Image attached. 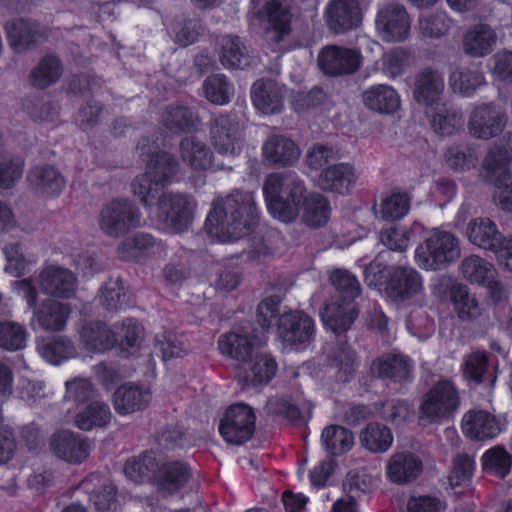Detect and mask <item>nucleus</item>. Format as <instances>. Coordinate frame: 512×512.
Returning a JSON list of instances; mask_svg holds the SVG:
<instances>
[{
	"instance_id": "nucleus-9",
	"label": "nucleus",
	"mask_w": 512,
	"mask_h": 512,
	"mask_svg": "<svg viewBox=\"0 0 512 512\" xmlns=\"http://www.w3.org/2000/svg\"><path fill=\"white\" fill-rule=\"evenodd\" d=\"M255 422L256 415L249 405L234 404L220 420L219 432L227 443L241 445L252 438Z\"/></svg>"
},
{
	"instance_id": "nucleus-44",
	"label": "nucleus",
	"mask_w": 512,
	"mask_h": 512,
	"mask_svg": "<svg viewBox=\"0 0 512 512\" xmlns=\"http://www.w3.org/2000/svg\"><path fill=\"white\" fill-rule=\"evenodd\" d=\"M391 430L380 423H369L360 433L361 445L371 453H385L393 444Z\"/></svg>"
},
{
	"instance_id": "nucleus-41",
	"label": "nucleus",
	"mask_w": 512,
	"mask_h": 512,
	"mask_svg": "<svg viewBox=\"0 0 512 512\" xmlns=\"http://www.w3.org/2000/svg\"><path fill=\"white\" fill-rule=\"evenodd\" d=\"M450 89L464 97H471L486 84L484 74L478 68L457 66L449 74Z\"/></svg>"
},
{
	"instance_id": "nucleus-15",
	"label": "nucleus",
	"mask_w": 512,
	"mask_h": 512,
	"mask_svg": "<svg viewBox=\"0 0 512 512\" xmlns=\"http://www.w3.org/2000/svg\"><path fill=\"white\" fill-rule=\"evenodd\" d=\"M463 434L471 440L484 441L496 438L504 429L503 423L486 410H469L461 421Z\"/></svg>"
},
{
	"instance_id": "nucleus-8",
	"label": "nucleus",
	"mask_w": 512,
	"mask_h": 512,
	"mask_svg": "<svg viewBox=\"0 0 512 512\" xmlns=\"http://www.w3.org/2000/svg\"><path fill=\"white\" fill-rule=\"evenodd\" d=\"M196 202L187 194L166 192L157 201V220L165 229L179 233L192 223Z\"/></svg>"
},
{
	"instance_id": "nucleus-14",
	"label": "nucleus",
	"mask_w": 512,
	"mask_h": 512,
	"mask_svg": "<svg viewBox=\"0 0 512 512\" xmlns=\"http://www.w3.org/2000/svg\"><path fill=\"white\" fill-rule=\"evenodd\" d=\"M277 333L284 345H307L315 337V323L303 311L284 313L279 317Z\"/></svg>"
},
{
	"instance_id": "nucleus-25",
	"label": "nucleus",
	"mask_w": 512,
	"mask_h": 512,
	"mask_svg": "<svg viewBox=\"0 0 512 512\" xmlns=\"http://www.w3.org/2000/svg\"><path fill=\"white\" fill-rule=\"evenodd\" d=\"M29 187L38 195L52 198L65 187V178L57 167L42 163L33 166L27 174Z\"/></svg>"
},
{
	"instance_id": "nucleus-23",
	"label": "nucleus",
	"mask_w": 512,
	"mask_h": 512,
	"mask_svg": "<svg viewBox=\"0 0 512 512\" xmlns=\"http://www.w3.org/2000/svg\"><path fill=\"white\" fill-rule=\"evenodd\" d=\"M329 28L342 33L360 25L362 8L359 0H330L326 9Z\"/></svg>"
},
{
	"instance_id": "nucleus-7",
	"label": "nucleus",
	"mask_w": 512,
	"mask_h": 512,
	"mask_svg": "<svg viewBox=\"0 0 512 512\" xmlns=\"http://www.w3.org/2000/svg\"><path fill=\"white\" fill-rule=\"evenodd\" d=\"M138 207L128 199H114L103 205L98 216L99 229L108 237L119 238L141 225Z\"/></svg>"
},
{
	"instance_id": "nucleus-31",
	"label": "nucleus",
	"mask_w": 512,
	"mask_h": 512,
	"mask_svg": "<svg viewBox=\"0 0 512 512\" xmlns=\"http://www.w3.org/2000/svg\"><path fill=\"white\" fill-rule=\"evenodd\" d=\"M151 399L150 390L144 386L126 383L113 394V406L119 415H128L145 409Z\"/></svg>"
},
{
	"instance_id": "nucleus-64",
	"label": "nucleus",
	"mask_w": 512,
	"mask_h": 512,
	"mask_svg": "<svg viewBox=\"0 0 512 512\" xmlns=\"http://www.w3.org/2000/svg\"><path fill=\"white\" fill-rule=\"evenodd\" d=\"M446 162L455 171H465L476 166L478 157L475 151L469 147H450L446 154Z\"/></svg>"
},
{
	"instance_id": "nucleus-49",
	"label": "nucleus",
	"mask_w": 512,
	"mask_h": 512,
	"mask_svg": "<svg viewBox=\"0 0 512 512\" xmlns=\"http://www.w3.org/2000/svg\"><path fill=\"white\" fill-rule=\"evenodd\" d=\"M41 356L49 363L58 365L62 361L77 356V349L71 339L64 336L54 337L38 347Z\"/></svg>"
},
{
	"instance_id": "nucleus-50",
	"label": "nucleus",
	"mask_w": 512,
	"mask_h": 512,
	"mask_svg": "<svg viewBox=\"0 0 512 512\" xmlns=\"http://www.w3.org/2000/svg\"><path fill=\"white\" fill-rule=\"evenodd\" d=\"M452 26V19L444 11L423 13L418 18V30L422 37L439 39L445 36Z\"/></svg>"
},
{
	"instance_id": "nucleus-10",
	"label": "nucleus",
	"mask_w": 512,
	"mask_h": 512,
	"mask_svg": "<svg viewBox=\"0 0 512 512\" xmlns=\"http://www.w3.org/2000/svg\"><path fill=\"white\" fill-rule=\"evenodd\" d=\"M411 93L414 102L424 111L438 106L445 94L443 72L431 66L419 69L412 78Z\"/></svg>"
},
{
	"instance_id": "nucleus-3",
	"label": "nucleus",
	"mask_w": 512,
	"mask_h": 512,
	"mask_svg": "<svg viewBox=\"0 0 512 512\" xmlns=\"http://www.w3.org/2000/svg\"><path fill=\"white\" fill-rule=\"evenodd\" d=\"M330 281L342 295L331 298L325 304L321 316L327 328L335 334H341L350 329L358 316L354 298L360 295V283L353 274L343 269L332 271Z\"/></svg>"
},
{
	"instance_id": "nucleus-46",
	"label": "nucleus",
	"mask_w": 512,
	"mask_h": 512,
	"mask_svg": "<svg viewBox=\"0 0 512 512\" xmlns=\"http://www.w3.org/2000/svg\"><path fill=\"white\" fill-rule=\"evenodd\" d=\"M63 72L62 63L58 57L48 55L43 57L30 73L31 83L34 87L45 89L56 83Z\"/></svg>"
},
{
	"instance_id": "nucleus-22",
	"label": "nucleus",
	"mask_w": 512,
	"mask_h": 512,
	"mask_svg": "<svg viewBox=\"0 0 512 512\" xmlns=\"http://www.w3.org/2000/svg\"><path fill=\"white\" fill-rule=\"evenodd\" d=\"M422 471L421 458L410 451L393 453L385 466L387 479L397 485H406L415 481Z\"/></svg>"
},
{
	"instance_id": "nucleus-4",
	"label": "nucleus",
	"mask_w": 512,
	"mask_h": 512,
	"mask_svg": "<svg viewBox=\"0 0 512 512\" xmlns=\"http://www.w3.org/2000/svg\"><path fill=\"white\" fill-rule=\"evenodd\" d=\"M504 143L492 146L486 154L482 167L487 179L494 184L493 199L505 212H512V134L508 133Z\"/></svg>"
},
{
	"instance_id": "nucleus-36",
	"label": "nucleus",
	"mask_w": 512,
	"mask_h": 512,
	"mask_svg": "<svg viewBox=\"0 0 512 512\" xmlns=\"http://www.w3.org/2000/svg\"><path fill=\"white\" fill-rule=\"evenodd\" d=\"M190 477L189 466L181 461L164 462L155 472L158 489L168 494H174L182 489Z\"/></svg>"
},
{
	"instance_id": "nucleus-21",
	"label": "nucleus",
	"mask_w": 512,
	"mask_h": 512,
	"mask_svg": "<svg viewBox=\"0 0 512 512\" xmlns=\"http://www.w3.org/2000/svg\"><path fill=\"white\" fill-rule=\"evenodd\" d=\"M360 59V54L354 49L330 46L321 51L319 66L327 75H349L358 70Z\"/></svg>"
},
{
	"instance_id": "nucleus-59",
	"label": "nucleus",
	"mask_w": 512,
	"mask_h": 512,
	"mask_svg": "<svg viewBox=\"0 0 512 512\" xmlns=\"http://www.w3.org/2000/svg\"><path fill=\"white\" fill-rule=\"evenodd\" d=\"M411 53L405 48L396 47L384 53L381 58L382 72L390 79L403 74L410 65Z\"/></svg>"
},
{
	"instance_id": "nucleus-40",
	"label": "nucleus",
	"mask_w": 512,
	"mask_h": 512,
	"mask_svg": "<svg viewBox=\"0 0 512 512\" xmlns=\"http://www.w3.org/2000/svg\"><path fill=\"white\" fill-rule=\"evenodd\" d=\"M433 131L441 136L454 134L463 123L461 112L447 105L435 106L424 111Z\"/></svg>"
},
{
	"instance_id": "nucleus-12",
	"label": "nucleus",
	"mask_w": 512,
	"mask_h": 512,
	"mask_svg": "<svg viewBox=\"0 0 512 512\" xmlns=\"http://www.w3.org/2000/svg\"><path fill=\"white\" fill-rule=\"evenodd\" d=\"M375 23L379 35L385 42H401L410 34V17L405 7L398 3L383 5L378 10Z\"/></svg>"
},
{
	"instance_id": "nucleus-42",
	"label": "nucleus",
	"mask_w": 512,
	"mask_h": 512,
	"mask_svg": "<svg viewBox=\"0 0 512 512\" xmlns=\"http://www.w3.org/2000/svg\"><path fill=\"white\" fill-rule=\"evenodd\" d=\"M251 99L259 111L264 114H274L282 107L281 92L272 80H258L251 88Z\"/></svg>"
},
{
	"instance_id": "nucleus-37",
	"label": "nucleus",
	"mask_w": 512,
	"mask_h": 512,
	"mask_svg": "<svg viewBox=\"0 0 512 512\" xmlns=\"http://www.w3.org/2000/svg\"><path fill=\"white\" fill-rule=\"evenodd\" d=\"M179 154L185 165L194 171H206L213 165V152L196 137H185L179 145Z\"/></svg>"
},
{
	"instance_id": "nucleus-5",
	"label": "nucleus",
	"mask_w": 512,
	"mask_h": 512,
	"mask_svg": "<svg viewBox=\"0 0 512 512\" xmlns=\"http://www.w3.org/2000/svg\"><path fill=\"white\" fill-rule=\"evenodd\" d=\"M458 239L450 232L434 229L415 251L418 266L437 270L455 262L460 257Z\"/></svg>"
},
{
	"instance_id": "nucleus-53",
	"label": "nucleus",
	"mask_w": 512,
	"mask_h": 512,
	"mask_svg": "<svg viewBox=\"0 0 512 512\" xmlns=\"http://www.w3.org/2000/svg\"><path fill=\"white\" fill-rule=\"evenodd\" d=\"M219 47V59L225 68L237 69L241 67L246 56V48L239 37L225 35L220 38Z\"/></svg>"
},
{
	"instance_id": "nucleus-56",
	"label": "nucleus",
	"mask_w": 512,
	"mask_h": 512,
	"mask_svg": "<svg viewBox=\"0 0 512 512\" xmlns=\"http://www.w3.org/2000/svg\"><path fill=\"white\" fill-rule=\"evenodd\" d=\"M411 197L406 192H394L380 204L379 215L384 220H398L406 216L410 209Z\"/></svg>"
},
{
	"instance_id": "nucleus-30",
	"label": "nucleus",
	"mask_w": 512,
	"mask_h": 512,
	"mask_svg": "<svg viewBox=\"0 0 512 512\" xmlns=\"http://www.w3.org/2000/svg\"><path fill=\"white\" fill-rule=\"evenodd\" d=\"M163 251V245L148 233H136L118 245L117 255L130 262H141L147 257Z\"/></svg>"
},
{
	"instance_id": "nucleus-63",
	"label": "nucleus",
	"mask_w": 512,
	"mask_h": 512,
	"mask_svg": "<svg viewBox=\"0 0 512 512\" xmlns=\"http://www.w3.org/2000/svg\"><path fill=\"white\" fill-rule=\"evenodd\" d=\"M24 161L8 153L0 154V187L10 188L20 179Z\"/></svg>"
},
{
	"instance_id": "nucleus-1",
	"label": "nucleus",
	"mask_w": 512,
	"mask_h": 512,
	"mask_svg": "<svg viewBox=\"0 0 512 512\" xmlns=\"http://www.w3.org/2000/svg\"><path fill=\"white\" fill-rule=\"evenodd\" d=\"M263 194L269 213L283 223L294 222L300 211L303 222L310 227L323 226L329 220L328 200L319 193H309L293 172L269 174L263 184Z\"/></svg>"
},
{
	"instance_id": "nucleus-48",
	"label": "nucleus",
	"mask_w": 512,
	"mask_h": 512,
	"mask_svg": "<svg viewBox=\"0 0 512 512\" xmlns=\"http://www.w3.org/2000/svg\"><path fill=\"white\" fill-rule=\"evenodd\" d=\"M112 417L109 406L101 401H91L75 418V425L85 431L107 425Z\"/></svg>"
},
{
	"instance_id": "nucleus-26",
	"label": "nucleus",
	"mask_w": 512,
	"mask_h": 512,
	"mask_svg": "<svg viewBox=\"0 0 512 512\" xmlns=\"http://www.w3.org/2000/svg\"><path fill=\"white\" fill-rule=\"evenodd\" d=\"M466 237L472 245L495 254L499 253L505 239L495 222L484 217L472 219L468 223Z\"/></svg>"
},
{
	"instance_id": "nucleus-33",
	"label": "nucleus",
	"mask_w": 512,
	"mask_h": 512,
	"mask_svg": "<svg viewBox=\"0 0 512 512\" xmlns=\"http://www.w3.org/2000/svg\"><path fill=\"white\" fill-rule=\"evenodd\" d=\"M371 372L384 380L406 381L412 378L413 363L404 355L387 354L372 362Z\"/></svg>"
},
{
	"instance_id": "nucleus-51",
	"label": "nucleus",
	"mask_w": 512,
	"mask_h": 512,
	"mask_svg": "<svg viewBox=\"0 0 512 512\" xmlns=\"http://www.w3.org/2000/svg\"><path fill=\"white\" fill-rule=\"evenodd\" d=\"M450 297L454 311L460 320L473 321L482 314L478 300L469 294L465 286H454Z\"/></svg>"
},
{
	"instance_id": "nucleus-55",
	"label": "nucleus",
	"mask_w": 512,
	"mask_h": 512,
	"mask_svg": "<svg viewBox=\"0 0 512 512\" xmlns=\"http://www.w3.org/2000/svg\"><path fill=\"white\" fill-rule=\"evenodd\" d=\"M156 467L157 462L154 454L152 452H144L126 461L124 473L130 480L140 483L150 478L152 473L155 477Z\"/></svg>"
},
{
	"instance_id": "nucleus-45",
	"label": "nucleus",
	"mask_w": 512,
	"mask_h": 512,
	"mask_svg": "<svg viewBox=\"0 0 512 512\" xmlns=\"http://www.w3.org/2000/svg\"><path fill=\"white\" fill-rule=\"evenodd\" d=\"M460 270L468 282L482 286L489 283L496 275L494 265L478 255L465 257L461 262Z\"/></svg>"
},
{
	"instance_id": "nucleus-62",
	"label": "nucleus",
	"mask_w": 512,
	"mask_h": 512,
	"mask_svg": "<svg viewBox=\"0 0 512 512\" xmlns=\"http://www.w3.org/2000/svg\"><path fill=\"white\" fill-rule=\"evenodd\" d=\"M164 186L165 185L162 183H156L154 177H151V175H148L146 172L137 175L131 184L133 194L139 198L140 202L146 208L152 206L159 191Z\"/></svg>"
},
{
	"instance_id": "nucleus-19",
	"label": "nucleus",
	"mask_w": 512,
	"mask_h": 512,
	"mask_svg": "<svg viewBox=\"0 0 512 512\" xmlns=\"http://www.w3.org/2000/svg\"><path fill=\"white\" fill-rule=\"evenodd\" d=\"M49 448L57 458L79 464L89 456L91 446L87 439L77 433L60 431L50 437Z\"/></svg>"
},
{
	"instance_id": "nucleus-6",
	"label": "nucleus",
	"mask_w": 512,
	"mask_h": 512,
	"mask_svg": "<svg viewBox=\"0 0 512 512\" xmlns=\"http://www.w3.org/2000/svg\"><path fill=\"white\" fill-rule=\"evenodd\" d=\"M460 407V395L450 380H439L422 397L419 418L428 423H442L454 416Z\"/></svg>"
},
{
	"instance_id": "nucleus-54",
	"label": "nucleus",
	"mask_w": 512,
	"mask_h": 512,
	"mask_svg": "<svg viewBox=\"0 0 512 512\" xmlns=\"http://www.w3.org/2000/svg\"><path fill=\"white\" fill-rule=\"evenodd\" d=\"M197 117L191 109L183 105H171L167 107L163 116V125L173 133L190 130L195 126Z\"/></svg>"
},
{
	"instance_id": "nucleus-35",
	"label": "nucleus",
	"mask_w": 512,
	"mask_h": 512,
	"mask_svg": "<svg viewBox=\"0 0 512 512\" xmlns=\"http://www.w3.org/2000/svg\"><path fill=\"white\" fill-rule=\"evenodd\" d=\"M358 175L353 165L339 163L323 169L318 177V185L326 191L344 193L357 181Z\"/></svg>"
},
{
	"instance_id": "nucleus-34",
	"label": "nucleus",
	"mask_w": 512,
	"mask_h": 512,
	"mask_svg": "<svg viewBox=\"0 0 512 512\" xmlns=\"http://www.w3.org/2000/svg\"><path fill=\"white\" fill-rule=\"evenodd\" d=\"M70 312L68 304L45 299L33 310L32 322L36 321L40 328L47 331H60L66 326Z\"/></svg>"
},
{
	"instance_id": "nucleus-47",
	"label": "nucleus",
	"mask_w": 512,
	"mask_h": 512,
	"mask_svg": "<svg viewBox=\"0 0 512 512\" xmlns=\"http://www.w3.org/2000/svg\"><path fill=\"white\" fill-rule=\"evenodd\" d=\"M322 443L328 453L340 456L348 452L354 444L353 433L339 425L326 427L321 435Z\"/></svg>"
},
{
	"instance_id": "nucleus-38",
	"label": "nucleus",
	"mask_w": 512,
	"mask_h": 512,
	"mask_svg": "<svg viewBox=\"0 0 512 512\" xmlns=\"http://www.w3.org/2000/svg\"><path fill=\"white\" fill-rule=\"evenodd\" d=\"M258 347L255 337L235 332L226 333L218 340L219 351L242 364L248 362L254 356Z\"/></svg>"
},
{
	"instance_id": "nucleus-52",
	"label": "nucleus",
	"mask_w": 512,
	"mask_h": 512,
	"mask_svg": "<svg viewBox=\"0 0 512 512\" xmlns=\"http://www.w3.org/2000/svg\"><path fill=\"white\" fill-rule=\"evenodd\" d=\"M481 465L487 474L504 478L510 472L512 456L503 446L496 445L482 455Z\"/></svg>"
},
{
	"instance_id": "nucleus-13",
	"label": "nucleus",
	"mask_w": 512,
	"mask_h": 512,
	"mask_svg": "<svg viewBox=\"0 0 512 512\" xmlns=\"http://www.w3.org/2000/svg\"><path fill=\"white\" fill-rule=\"evenodd\" d=\"M210 141L218 154L228 157L239 155L244 146L239 124L227 115H219L214 119L210 129Z\"/></svg>"
},
{
	"instance_id": "nucleus-20",
	"label": "nucleus",
	"mask_w": 512,
	"mask_h": 512,
	"mask_svg": "<svg viewBox=\"0 0 512 512\" xmlns=\"http://www.w3.org/2000/svg\"><path fill=\"white\" fill-rule=\"evenodd\" d=\"M38 284L43 293L58 297L70 298L77 289V279L67 268L58 265H48L41 270Z\"/></svg>"
},
{
	"instance_id": "nucleus-39",
	"label": "nucleus",
	"mask_w": 512,
	"mask_h": 512,
	"mask_svg": "<svg viewBox=\"0 0 512 512\" xmlns=\"http://www.w3.org/2000/svg\"><path fill=\"white\" fill-rule=\"evenodd\" d=\"M497 35L487 24H477L463 36V50L472 57H484L490 54L496 44Z\"/></svg>"
},
{
	"instance_id": "nucleus-29",
	"label": "nucleus",
	"mask_w": 512,
	"mask_h": 512,
	"mask_svg": "<svg viewBox=\"0 0 512 512\" xmlns=\"http://www.w3.org/2000/svg\"><path fill=\"white\" fill-rule=\"evenodd\" d=\"M364 106L376 113L393 115L401 108V96L388 84H375L362 92Z\"/></svg>"
},
{
	"instance_id": "nucleus-43",
	"label": "nucleus",
	"mask_w": 512,
	"mask_h": 512,
	"mask_svg": "<svg viewBox=\"0 0 512 512\" xmlns=\"http://www.w3.org/2000/svg\"><path fill=\"white\" fill-rule=\"evenodd\" d=\"M179 171V162L168 152H156L147 162L145 172L154 177L156 183L165 186L172 183Z\"/></svg>"
},
{
	"instance_id": "nucleus-28",
	"label": "nucleus",
	"mask_w": 512,
	"mask_h": 512,
	"mask_svg": "<svg viewBox=\"0 0 512 512\" xmlns=\"http://www.w3.org/2000/svg\"><path fill=\"white\" fill-rule=\"evenodd\" d=\"M277 371V363L268 354L255 353L251 360L237 368V377L245 386L267 384Z\"/></svg>"
},
{
	"instance_id": "nucleus-27",
	"label": "nucleus",
	"mask_w": 512,
	"mask_h": 512,
	"mask_svg": "<svg viewBox=\"0 0 512 512\" xmlns=\"http://www.w3.org/2000/svg\"><path fill=\"white\" fill-rule=\"evenodd\" d=\"M261 150L265 162L281 167L292 166L301 154L299 147L292 139L277 134L268 136Z\"/></svg>"
},
{
	"instance_id": "nucleus-17",
	"label": "nucleus",
	"mask_w": 512,
	"mask_h": 512,
	"mask_svg": "<svg viewBox=\"0 0 512 512\" xmlns=\"http://www.w3.org/2000/svg\"><path fill=\"white\" fill-rule=\"evenodd\" d=\"M422 278L412 267H394L386 282L387 296L395 302H404L422 291Z\"/></svg>"
},
{
	"instance_id": "nucleus-32",
	"label": "nucleus",
	"mask_w": 512,
	"mask_h": 512,
	"mask_svg": "<svg viewBox=\"0 0 512 512\" xmlns=\"http://www.w3.org/2000/svg\"><path fill=\"white\" fill-rule=\"evenodd\" d=\"M262 22L267 24L268 33H273V40L280 42L290 32L291 12L285 0H270L259 11Z\"/></svg>"
},
{
	"instance_id": "nucleus-2",
	"label": "nucleus",
	"mask_w": 512,
	"mask_h": 512,
	"mask_svg": "<svg viewBox=\"0 0 512 512\" xmlns=\"http://www.w3.org/2000/svg\"><path fill=\"white\" fill-rule=\"evenodd\" d=\"M258 219L259 211L254 193L234 189L226 197L213 202L205 228L219 241L231 242L250 234Z\"/></svg>"
},
{
	"instance_id": "nucleus-60",
	"label": "nucleus",
	"mask_w": 512,
	"mask_h": 512,
	"mask_svg": "<svg viewBox=\"0 0 512 512\" xmlns=\"http://www.w3.org/2000/svg\"><path fill=\"white\" fill-rule=\"evenodd\" d=\"M203 89L206 98L217 105L227 104L233 95V86L221 74L208 77L203 83Z\"/></svg>"
},
{
	"instance_id": "nucleus-18",
	"label": "nucleus",
	"mask_w": 512,
	"mask_h": 512,
	"mask_svg": "<svg viewBox=\"0 0 512 512\" xmlns=\"http://www.w3.org/2000/svg\"><path fill=\"white\" fill-rule=\"evenodd\" d=\"M357 359L355 352L346 344L340 343L327 350L323 369L337 383L349 382L355 374Z\"/></svg>"
},
{
	"instance_id": "nucleus-11",
	"label": "nucleus",
	"mask_w": 512,
	"mask_h": 512,
	"mask_svg": "<svg viewBox=\"0 0 512 512\" xmlns=\"http://www.w3.org/2000/svg\"><path fill=\"white\" fill-rule=\"evenodd\" d=\"M507 117L492 103L475 105L468 119L469 134L480 140H489L502 133Z\"/></svg>"
},
{
	"instance_id": "nucleus-24",
	"label": "nucleus",
	"mask_w": 512,
	"mask_h": 512,
	"mask_svg": "<svg viewBox=\"0 0 512 512\" xmlns=\"http://www.w3.org/2000/svg\"><path fill=\"white\" fill-rule=\"evenodd\" d=\"M79 344L92 353H104L117 343L115 332L101 320L84 322L78 330Z\"/></svg>"
},
{
	"instance_id": "nucleus-57",
	"label": "nucleus",
	"mask_w": 512,
	"mask_h": 512,
	"mask_svg": "<svg viewBox=\"0 0 512 512\" xmlns=\"http://www.w3.org/2000/svg\"><path fill=\"white\" fill-rule=\"evenodd\" d=\"M155 348L160 352L163 361L183 357L189 350L188 344L171 331L156 335Z\"/></svg>"
},
{
	"instance_id": "nucleus-61",
	"label": "nucleus",
	"mask_w": 512,
	"mask_h": 512,
	"mask_svg": "<svg viewBox=\"0 0 512 512\" xmlns=\"http://www.w3.org/2000/svg\"><path fill=\"white\" fill-rule=\"evenodd\" d=\"M27 331L24 326L13 321L0 322V347L8 351L23 349Z\"/></svg>"
},
{
	"instance_id": "nucleus-58",
	"label": "nucleus",
	"mask_w": 512,
	"mask_h": 512,
	"mask_svg": "<svg viewBox=\"0 0 512 512\" xmlns=\"http://www.w3.org/2000/svg\"><path fill=\"white\" fill-rule=\"evenodd\" d=\"M99 303L108 311H117L126 303V287L119 278L109 279L98 295Z\"/></svg>"
},
{
	"instance_id": "nucleus-16",
	"label": "nucleus",
	"mask_w": 512,
	"mask_h": 512,
	"mask_svg": "<svg viewBox=\"0 0 512 512\" xmlns=\"http://www.w3.org/2000/svg\"><path fill=\"white\" fill-rule=\"evenodd\" d=\"M5 30L11 48L22 52L41 44L47 38V29L30 19H13L6 23Z\"/></svg>"
}]
</instances>
